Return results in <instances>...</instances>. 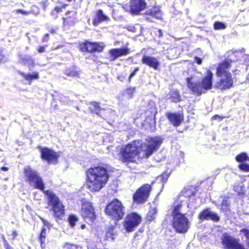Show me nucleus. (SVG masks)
Here are the masks:
<instances>
[{
    "mask_svg": "<svg viewBox=\"0 0 249 249\" xmlns=\"http://www.w3.org/2000/svg\"><path fill=\"white\" fill-rule=\"evenodd\" d=\"M162 143V139L159 137H149L141 143L139 140H133L120 148L119 160L128 165L136 163V158L147 159L158 150Z\"/></svg>",
    "mask_w": 249,
    "mask_h": 249,
    "instance_id": "f257e3e1",
    "label": "nucleus"
},
{
    "mask_svg": "<svg viewBox=\"0 0 249 249\" xmlns=\"http://www.w3.org/2000/svg\"><path fill=\"white\" fill-rule=\"evenodd\" d=\"M85 176L86 188L92 193L99 192L105 187L110 177L107 168L101 165L89 168Z\"/></svg>",
    "mask_w": 249,
    "mask_h": 249,
    "instance_id": "f03ea898",
    "label": "nucleus"
},
{
    "mask_svg": "<svg viewBox=\"0 0 249 249\" xmlns=\"http://www.w3.org/2000/svg\"><path fill=\"white\" fill-rule=\"evenodd\" d=\"M192 79V77H187L186 81L188 88L195 95L201 96L213 88V73L210 70L207 71L206 75L202 78L200 82H193Z\"/></svg>",
    "mask_w": 249,
    "mask_h": 249,
    "instance_id": "7ed1b4c3",
    "label": "nucleus"
},
{
    "mask_svg": "<svg viewBox=\"0 0 249 249\" xmlns=\"http://www.w3.org/2000/svg\"><path fill=\"white\" fill-rule=\"evenodd\" d=\"M44 194L48 197V204L51 207L53 216L58 221L62 220L65 214V206L59 198L53 192L47 190Z\"/></svg>",
    "mask_w": 249,
    "mask_h": 249,
    "instance_id": "20e7f679",
    "label": "nucleus"
},
{
    "mask_svg": "<svg viewBox=\"0 0 249 249\" xmlns=\"http://www.w3.org/2000/svg\"><path fill=\"white\" fill-rule=\"evenodd\" d=\"M105 213L115 221L121 220L125 213V208L122 202L117 198H113L106 205Z\"/></svg>",
    "mask_w": 249,
    "mask_h": 249,
    "instance_id": "39448f33",
    "label": "nucleus"
},
{
    "mask_svg": "<svg viewBox=\"0 0 249 249\" xmlns=\"http://www.w3.org/2000/svg\"><path fill=\"white\" fill-rule=\"evenodd\" d=\"M153 184V182L151 184L144 183L136 189L132 195L134 204H142L148 200L152 190Z\"/></svg>",
    "mask_w": 249,
    "mask_h": 249,
    "instance_id": "423d86ee",
    "label": "nucleus"
},
{
    "mask_svg": "<svg viewBox=\"0 0 249 249\" xmlns=\"http://www.w3.org/2000/svg\"><path fill=\"white\" fill-rule=\"evenodd\" d=\"M80 214L86 222H93L96 218L95 208L91 202L82 198Z\"/></svg>",
    "mask_w": 249,
    "mask_h": 249,
    "instance_id": "0eeeda50",
    "label": "nucleus"
},
{
    "mask_svg": "<svg viewBox=\"0 0 249 249\" xmlns=\"http://www.w3.org/2000/svg\"><path fill=\"white\" fill-rule=\"evenodd\" d=\"M24 173L27 178V180L35 189L45 191V185L41 177L35 171H33L30 167L24 169Z\"/></svg>",
    "mask_w": 249,
    "mask_h": 249,
    "instance_id": "6e6552de",
    "label": "nucleus"
},
{
    "mask_svg": "<svg viewBox=\"0 0 249 249\" xmlns=\"http://www.w3.org/2000/svg\"><path fill=\"white\" fill-rule=\"evenodd\" d=\"M142 221V217L137 213H128L123 221V227L127 232H132L139 226Z\"/></svg>",
    "mask_w": 249,
    "mask_h": 249,
    "instance_id": "1a4fd4ad",
    "label": "nucleus"
},
{
    "mask_svg": "<svg viewBox=\"0 0 249 249\" xmlns=\"http://www.w3.org/2000/svg\"><path fill=\"white\" fill-rule=\"evenodd\" d=\"M40 157L49 164H56L58 162L59 155L52 149L47 147H39Z\"/></svg>",
    "mask_w": 249,
    "mask_h": 249,
    "instance_id": "9d476101",
    "label": "nucleus"
},
{
    "mask_svg": "<svg viewBox=\"0 0 249 249\" xmlns=\"http://www.w3.org/2000/svg\"><path fill=\"white\" fill-rule=\"evenodd\" d=\"M190 222L185 215L173 218L172 226L177 233H185L189 230Z\"/></svg>",
    "mask_w": 249,
    "mask_h": 249,
    "instance_id": "9b49d317",
    "label": "nucleus"
},
{
    "mask_svg": "<svg viewBox=\"0 0 249 249\" xmlns=\"http://www.w3.org/2000/svg\"><path fill=\"white\" fill-rule=\"evenodd\" d=\"M221 243L224 249H246L239 239L225 232L221 237Z\"/></svg>",
    "mask_w": 249,
    "mask_h": 249,
    "instance_id": "f8f14e48",
    "label": "nucleus"
},
{
    "mask_svg": "<svg viewBox=\"0 0 249 249\" xmlns=\"http://www.w3.org/2000/svg\"><path fill=\"white\" fill-rule=\"evenodd\" d=\"M78 47L81 52L90 53L96 52L101 53L104 48V46L99 42H90L88 40L79 43Z\"/></svg>",
    "mask_w": 249,
    "mask_h": 249,
    "instance_id": "ddd939ff",
    "label": "nucleus"
},
{
    "mask_svg": "<svg viewBox=\"0 0 249 249\" xmlns=\"http://www.w3.org/2000/svg\"><path fill=\"white\" fill-rule=\"evenodd\" d=\"M233 61L229 58H226L224 60L219 63L216 68V75L219 77H222L223 76H226L228 73L231 74L229 71L231 69V64Z\"/></svg>",
    "mask_w": 249,
    "mask_h": 249,
    "instance_id": "4468645a",
    "label": "nucleus"
},
{
    "mask_svg": "<svg viewBox=\"0 0 249 249\" xmlns=\"http://www.w3.org/2000/svg\"><path fill=\"white\" fill-rule=\"evenodd\" d=\"M145 0H130L129 12L131 15H138L146 8Z\"/></svg>",
    "mask_w": 249,
    "mask_h": 249,
    "instance_id": "2eb2a0df",
    "label": "nucleus"
},
{
    "mask_svg": "<svg viewBox=\"0 0 249 249\" xmlns=\"http://www.w3.org/2000/svg\"><path fill=\"white\" fill-rule=\"evenodd\" d=\"M215 88L222 91L230 89L233 87V80L231 74L228 73L224 78H220L215 85Z\"/></svg>",
    "mask_w": 249,
    "mask_h": 249,
    "instance_id": "dca6fc26",
    "label": "nucleus"
},
{
    "mask_svg": "<svg viewBox=\"0 0 249 249\" xmlns=\"http://www.w3.org/2000/svg\"><path fill=\"white\" fill-rule=\"evenodd\" d=\"M197 217L201 221L211 220L213 222H218L220 220L219 215L212 212L210 208H205L202 210L198 214Z\"/></svg>",
    "mask_w": 249,
    "mask_h": 249,
    "instance_id": "f3484780",
    "label": "nucleus"
},
{
    "mask_svg": "<svg viewBox=\"0 0 249 249\" xmlns=\"http://www.w3.org/2000/svg\"><path fill=\"white\" fill-rule=\"evenodd\" d=\"M130 53V49L125 46L119 48L111 49L108 52L109 55L111 58L112 60H114L122 56H126Z\"/></svg>",
    "mask_w": 249,
    "mask_h": 249,
    "instance_id": "a211bd4d",
    "label": "nucleus"
},
{
    "mask_svg": "<svg viewBox=\"0 0 249 249\" xmlns=\"http://www.w3.org/2000/svg\"><path fill=\"white\" fill-rule=\"evenodd\" d=\"M142 63L155 70L160 69V62L154 56L143 55L142 58Z\"/></svg>",
    "mask_w": 249,
    "mask_h": 249,
    "instance_id": "6ab92c4d",
    "label": "nucleus"
},
{
    "mask_svg": "<svg viewBox=\"0 0 249 249\" xmlns=\"http://www.w3.org/2000/svg\"><path fill=\"white\" fill-rule=\"evenodd\" d=\"M165 116L170 122L176 127L178 126L184 120V114L182 113L167 112Z\"/></svg>",
    "mask_w": 249,
    "mask_h": 249,
    "instance_id": "aec40b11",
    "label": "nucleus"
},
{
    "mask_svg": "<svg viewBox=\"0 0 249 249\" xmlns=\"http://www.w3.org/2000/svg\"><path fill=\"white\" fill-rule=\"evenodd\" d=\"M64 74L68 77L79 78L80 71L75 66H71L66 68L64 72Z\"/></svg>",
    "mask_w": 249,
    "mask_h": 249,
    "instance_id": "412c9836",
    "label": "nucleus"
},
{
    "mask_svg": "<svg viewBox=\"0 0 249 249\" xmlns=\"http://www.w3.org/2000/svg\"><path fill=\"white\" fill-rule=\"evenodd\" d=\"M169 99L175 103H179L182 101L181 96L178 89H172L169 93Z\"/></svg>",
    "mask_w": 249,
    "mask_h": 249,
    "instance_id": "4be33fe9",
    "label": "nucleus"
},
{
    "mask_svg": "<svg viewBox=\"0 0 249 249\" xmlns=\"http://www.w3.org/2000/svg\"><path fill=\"white\" fill-rule=\"evenodd\" d=\"M116 232L115 231V226H109L107 228L105 234V238L106 240H113Z\"/></svg>",
    "mask_w": 249,
    "mask_h": 249,
    "instance_id": "5701e85b",
    "label": "nucleus"
},
{
    "mask_svg": "<svg viewBox=\"0 0 249 249\" xmlns=\"http://www.w3.org/2000/svg\"><path fill=\"white\" fill-rule=\"evenodd\" d=\"M21 75L25 80L28 81L30 83H31L32 81L37 80L39 78V73L36 71L33 72L31 74L21 73Z\"/></svg>",
    "mask_w": 249,
    "mask_h": 249,
    "instance_id": "b1692460",
    "label": "nucleus"
},
{
    "mask_svg": "<svg viewBox=\"0 0 249 249\" xmlns=\"http://www.w3.org/2000/svg\"><path fill=\"white\" fill-rule=\"evenodd\" d=\"M157 212V211L156 208H155L151 209L148 212L145 216V222L146 223H149L154 221L156 218Z\"/></svg>",
    "mask_w": 249,
    "mask_h": 249,
    "instance_id": "393cba45",
    "label": "nucleus"
},
{
    "mask_svg": "<svg viewBox=\"0 0 249 249\" xmlns=\"http://www.w3.org/2000/svg\"><path fill=\"white\" fill-rule=\"evenodd\" d=\"M146 14L149 16H160L162 14L160 6L155 5L146 11Z\"/></svg>",
    "mask_w": 249,
    "mask_h": 249,
    "instance_id": "a878e982",
    "label": "nucleus"
},
{
    "mask_svg": "<svg viewBox=\"0 0 249 249\" xmlns=\"http://www.w3.org/2000/svg\"><path fill=\"white\" fill-rule=\"evenodd\" d=\"M89 105L90 106L89 107L90 112L92 113L99 115L100 111L102 109L100 106V103L96 102H91Z\"/></svg>",
    "mask_w": 249,
    "mask_h": 249,
    "instance_id": "bb28decb",
    "label": "nucleus"
},
{
    "mask_svg": "<svg viewBox=\"0 0 249 249\" xmlns=\"http://www.w3.org/2000/svg\"><path fill=\"white\" fill-rule=\"evenodd\" d=\"M182 204L181 203L178 204L177 205H174L172 207V216L173 218L178 217L180 215H184L185 214L180 213L181 209L182 208Z\"/></svg>",
    "mask_w": 249,
    "mask_h": 249,
    "instance_id": "cd10ccee",
    "label": "nucleus"
},
{
    "mask_svg": "<svg viewBox=\"0 0 249 249\" xmlns=\"http://www.w3.org/2000/svg\"><path fill=\"white\" fill-rule=\"evenodd\" d=\"M136 92L135 87H128L125 89L122 92L123 96H126L128 99L133 98Z\"/></svg>",
    "mask_w": 249,
    "mask_h": 249,
    "instance_id": "c85d7f7f",
    "label": "nucleus"
},
{
    "mask_svg": "<svg viewBox=\"0 0 249 249\" xmlns=\"http://www.w3.org/2000/svg\"><path fill=\"white\" fill-rule=\"evenodd\" d=\"M46 237V229L44 228H43L41 229L40 231L39 236V240L40 243V246L42 249H45V239Z\"/></svg>",
    "mask_w": 249,
    "mask_h": 249,
    "instance_id": "c756f323",
    "label": "nucleus"
},
{
    "mask_svg": "<svg viewBox=\"0 0 249 249\" xmlns=\"http://www.w3.org/2000/svg\"><path fill=\"white\" fill-rule=\"evenodd\" d=\"M235 160L239 162L249 160V157L245 152H242L235 157Z\"/></svg>",
    "mask_w": 249,
    "mask_h": 249,
    "instance_id": "7c9ffc66",
    "label": "nucleus"
},
{
    "mask_svg": "<svg viewBox=\"0 0 249 249\" xmlns=\"http://www.w3.org/2000/svg\"><path fill=\"white\" fill-rule=\"evenodd\" d=\"M109 19L108 17H97L94 18L93 21V25L94 26H98L100 23L108 20Z\"/></svg>",
    "mask_w": 249,
    "mask_h": 249,
    "instance_id": "2f4dec72",
    "label": "nucleus"
},
{
    "mask_svg": "<svg viewBox=\"0 0 249 249\" xmlns=\"http://www.w3.org/2000/svg\"><path fill=\"white\" fill-rule=\"evenodd\" d=\"M221 210L223 212L230 211V203L226 199H223L221 204Z\"/></svg>",
    "mask_w": 249,
    "mask_h": 249,
    "instance_id": "473e14b6",
    "label": "nucleus"
},
{
    "mask_svg": "<svg viewBox=\"0 0 249 249\" xmlns=\"http://www.w3.org/2000/svg\"><path fill=\"white\" fill-rule=\"evenodd\" d=\"M226 28L224 23L221 21H216L213 23V29L215 30H223Z\"/></svg>",
    "mask_w": 249,
    "mask_h": 249,
    "instance_id": "72a5a7b5",
    "label": "nucleus"
},
{
    "mask_svg": "<svg viewBox=\"0 0 249 249\" xmlns=\"http://www.w3.org/2000/svg\"><path fill=\"white\" fill-rule=\"evenodd\" d=\"M78 220L77 216L73 214L70 215L68 219L69 224L71 227H73L75 225Z\"/></svg>",
    "mask_w": 249,
    "mask_h": 249,
    "instance_id": "f704fd0d",
    "label": "nucleus"
},
{
    "mask_svg": "<svg viewBox=\"0 0 249 249\" xmlns=\"http://www.w3.org/2000/svg\"><path fill=\"white\" fill-rule=\"evenodd\" d=\"M148 105L149 106V108L147 109L146 111H147L149 109L151 114L155 116L157 112L155 103L153 101H150L149 102Z\"/></svg>",
    "mask_w": 249,
    "mask_h": 249,
    "instance_id": "c9c22d12",
    "label": "nucleus"
},
{
    "mask_svg": "<svg viewBox=\"0 0 249 249\" xmlns=\"http://www.w3.org/2000/svg\"><path fill=\"white\" fill-rule=\"evenodd\" d=\"M238 168L244 172H249V164L246 163H241L239 165Z\"/></svg>",
    "mask_w": 249,
    "mask_h": 249,
    "instance_id": "e433bc0d",
    "label": "nucleus"
},
{
    "mask_svg": "<svg viewBox=\"0 0 249 249\" xmlns=\"http://www.w3.org/2000/svg\"><path fill=\"white\" fill-rule=\"evenodd\" d=\"M241 233H243L247 240V245L249 247V230L247 229H242L240 231Z\"/></svg>",
    "mask_w": 249,
    "mask_h": 249,
    "instance_id": "4c0bfd02",
    "label": "nucleus"
},
{
    "mask_svg": "<svg viewBox=\"0 0 249 249\" xmlns=\"http://www.w3.org/2000/svg\"><path fill=\"white\" fill-rule=\"evenodd\" d=\"M140 71V69L139 67H136L134 70L130 73L128 78V82L130 83L131 81L132 78L136 75L137 72Z\"/></svg>",
    "mask_w": 249,
    "mask_h": 249,
    "instance_id": "58836bf2",
    "label": "nucleus"
},
{
    "mask_svg": "<svg viewBox=\"0 0 249 249\" xmlns=\"http://www.w3.org/2000/svg\"><path fill=\"white\" fill-rule=\"evenodd\" d=\"M21 61L24 64H27L30 63H33L34 61L33 59L31 57H29V56H28L27 57L22 58L21 59Z\"/></svg>",
    "mask_w": 249,
    "mask_h": 249,
    "instance_id": "ea45409f",
    "label": "nucleus"
},
{
    "mask_svg": "<svg viewBox=\"0 0 249 249\" xmlns=\"http://www.w3.org/2000/svg\"><path fill=\"white\" fill-rule=\"evenodd\" d=\"M65 247L69 249H78L79 246L77 245L66 243Z\"/></svg>",
    "mask_w": 249,
    "mask_h": 249,
    "instance_id": "a19ab883",
    "label": "nucleus"
},
{
    "mask_svg": "<svg viewBox=\"0 0 249 249\" xmlns=\"http://www.w3.org/2000/svg\"><path fill=\"white\" fill-rule=\"evenodd\" d=\"M2 238L3 240L4 246L6 249H12V247L8 244V242L5 239L4 235H2Z\"/></svg>",
    "mask_w": 249,
    "mask_h": 249,
    "instance_id": "79ce46f5",
    "label": "nucleus"
},
{
    "mask_svg": "<svg viewBox=\"0 0 249 249\" xmlns=\"http://www.w3.org/2000/svg\"><path fill=\"white\" fill-rule=\"evenodd\" d=\"M47 46H39L36 49V51L39 53H42L45 52L46 47Z\"/></svg>",
    "mask_w": 249,
    "mask_h": 249,
    "instance_id": "37998d69",
    "label": "nucleus"
},
{
    "mask_svg": "<svg viewBox=\"0 0 249 249\" xmlns=\"http://www.w3.org/2000/svg\"><path fill=\"white\" fill-rule=\"evenodd\" d=\"M194 62L198 65H201L202 63V59L197 56H195Z\"/></svg>",
    "mask_w": 249,
    "mask_h": 249,
    "instance_id": "c03bdc74",
    "label": "nucleus"
},
{
    "mask_svg": "<svg viewBox=\"0 0 249 249\" xmlns=\"http://www.w3.org/2000/svg\"><path fill=\"white\" fill-rule=\"evenodd\" d=\"M7 61V57H5L3 54L0 52V63H4Z\"/></svg>",
    "mask_w": 249,
    "mask_h": 249,
    "instance_id": "a18cd8bd",
    "label": "nucleus"
},
{
    "mask_svg": "<svg viewBox=\"0 0 249 249\" xmlns=\"http://www.w3.org/2000/svg\"><path fill=\"white\" fill-rule=\"evenodd\" d=\"M50 35L48 33L46 34L42 38V41L43 42H47L49 39Z\"/></svg>",
    "mask_w": 249,
    "mask_h": 249,
    "instance_id": "49530a36",
    "label": "nucleus"
},
{
    "mask_svg": "<svg viewBox=\"0 0 249 249\" xmlns=\"http://www.w3.org/2000/svg\"><path fill=\"white\" fill-rule=\"evenodd\" d=\"M224 118V117L220 116L218 115H214L212 117L213 120H218L219 121L222 120Z\"/></svg>",
    "mask_w": 249,
    "mask_h": 249,
    "instance_id": "de8ad7c7",
    "label": "nucleus"
},
{
    "mask_svg": "<svg viewBox=\"0 0 249 249\" xmlns=\"http://www.w3.org/2000/svg\"><path fill=\"white\" fill-rule=\"evenodd\" d=\"M57 30H58V28L57 27H54V28H51L49 30V32L52 34H55L56 33V32H57Z\"/></svg>",
    "mask_w": 249,
    "mask_h": 249,
    "instance_id": "09e8293b",
    "label": "nucleus"
},
{
    "mask_svg": "<svg viewBox=\"0 0 249 249\" xmlns=\"http://www.w3.org/2000/svg\"><path fill=\"white\" fill-rule=\"evenodd\" d=\"M41 221H42V223H43V224L47 227H49L50 226V223L45 219H44L43 218H41Z\"/></svg>",
    "mask_w": 249,
    "mask_h": 249,
    "instance_id": "8fccbe9b",
    "label": "nucleus"
},
{
    "mask_svg": "<svg viewBox=\"0 0 249 249\" xmlns=\"http://www.w3.org/2000/svg\"><path fill=\"white\" fill-rule=\"evenodd\" d=\"M17 12L20 13V14H24V15L29 14V13L28 12L24 11L21 10H17Z\"/></svg>",
    "mask_w": 249,
    "mask_h": 249,
    "instance_id": "3c124183",
    "label": "nucleus"
},
{
    "mask_svg": "<svg viewBox=\"0 0 249 249\" xmlns=\"http://www.w3.org/2000/svg\"><path fill=\"white\" fill-rule=\"evenodd\" d=\"M96 16H105V15L103 14V11L102 10H99L97 12Z\"/></svg>",
    "mask_w": 249,
    "mask_h": 249,
    "instance_id": "603ef678",
    "label": "nucleus"
},
{
    "mask_svg": "<svg viewBox=\"0 0 249 249\" xmlns=\"http://www.w3.org/2000/svg\"><path fill=\"white\" fill-rule=\"evenodd\" d=\"M63 47V45H58V46H56V47H53V48H52V50H57V49H60V48H61Z\"/></svg>",
    "mask_w": 249,
    "mask_h": 249,
    "instance_id": "864d4df0",
    "label": "nucleus"
},
{
    "mask_svg": "<svg viewBox=\"0 0 249 249\" xmlns=\"http://www.w3.org/2000/svg\"><path fill=\"white\" fill-rule=\"evenodd\" d=\"M158 33H159V35H158L159 37H160V38L162 37L163 36V34H162V30L161 29H159Z\"/></svg>",
    "mask_w": 249,
    "mask_h": 249,
    "instance_id": "5fc2aeb1",
    "label": "nucleus"
},
{
    "mask_svg": "<svg viewBox=\"0 0 249 249\" xmlns=\"http://www.w3.org/2000/svg\"><path fill=\"white\" fill-rule=\"evenodd\" d=\"M54 9L57 13H59L62 11V7H55Z\"/></svg>",
    "mask_w": 249,
    "mask_h": 249,
    "instance_id": "6e6d98bb",
    "label": "nucleus"
},
{
    "mask_svg": "<svg viewBox=\"0 0 249 249\" xmlns=\"http://www.w3.org/2000/svg\"><path fill=\"white\" fill-rule=\"evenodd\" d=\"M1 170L3 171H7L8 170V168L7 167L3 166L1 168Z\"/></svg>",
    "mask_w": 249,
    "mask_h": 249,
    "instance_id": "4d7b16f0",
    "label": "nucleus"
},
{
    "mask_svg": "<svg viewBox=\"0 0 249 249\" xmlns=\"http://www.w3.org/2000/svg\"><path fill=\"white\" fill-rule=\"evenodd\" d=\"M12 235L14 238L16 237V231H13L12 232Z\"/></svg>",
    "mask_w": 249,
    "mask_h": 249,
    "instance_id": "13d9d810",
    "label": "nucleus"
},
{
    "mask_svg": "<svg viewBox=\"0 0 249 249\" xmlns=\"http://www.w3.org/2000/svg\"><path fill=\"white\" fill-rule=\"evenodd\" d=\"M85 227H86V226H85V225H84V224H82V225H81V228H82V229H84V228H85Z\"/></svg>",
    "mask_w": 249,
    "mask_h": 249,
    "instance_id": "bf43d9fd",
    "label": "nucleus"
},
{
    "mask_svg": "<svg viewBox=\"0 0 249 249\" xmlns=\"http://www.w3.org/2000/svg\"><path fill=\"white\" fill-rule=\"evenodd\" d=\"M69 13V12H67L66 14H68Z\"/></svg>",
    "mask_w": 249,
    "mask_h": 249,
    "instance_id": "052dcab7",
    "label": "nucleus"
},
{
    "mask_svg": "<svg viewBox=\"0 0 249 249\" xmlns=\"http://www.w3.org/2000/svg\"><path fill=\"white\" fill-rule=\"evenodd\" d=\"M248 79V81H249V78Z\"/></svg>",
    "mask_w": 249,
    "mask_h": 249,
    "instance_id": "680f3d73",
    "label": "nucleus"
}]
</instances>
